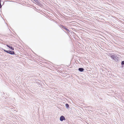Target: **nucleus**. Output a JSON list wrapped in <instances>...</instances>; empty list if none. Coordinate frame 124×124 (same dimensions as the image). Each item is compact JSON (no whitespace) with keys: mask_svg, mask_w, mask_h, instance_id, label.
<instances>
[{"mask_svg":"<svg viewBox=\"0 0 124 124\" xmlns=\"http://www.w3.org/2000/svg\"><path fill=\"white\" fill-rule=\"evenodd\" d=\"M36 3L37 5H41V3H40V0H33Z\"/></svg>","mask_w":124,"mask_h":124,"instance_id":"obj_1","label":"nucleus"},{"mask_svg":"<svg viewBox=\"0 0 124 124\" xmlns=\"http://www.w3.org/2000/svg\"><path fill=\"white\" fill-rule=\"evenodd\" d=\"M60 27L61 28H62L63 29H65L68 32H70L69 30L68 29L66 28L65 26L62 25H61L60 26Z\"/></svg>","mask_w":124,"mask_h":124,"instance_id":"obj_2","label":"nucleus"},{"mask_svg":"<svg viewBox=\"0 0 124 124\" xmlns=\"http://www.w3.org/2000/svg\"><path fill=\"white\" fill-rule=\"evenodd\" d=\"M7 53L11 54H15V53L14 52L9 50L7 52Z\"/></svg>","mask_w":124,"mask_h":124,"instance_id":"obj_3","label":"nucleus"},{"mask_svg":"<svg viewBox=\"0 0 124 124\" xmlns=\"http://www.w3.org/2000/svg\"><path fill=\"white\" fill-rule=\"evenodd\" d=\"M60 120L61 121H62L63 120H65V119L63 116H60Z\"/></svg>","mask_w":124,"mask_h":124,"instance_id":"obj_4","label":"nucleus"},{"mask_svg":"<svg viewBox=\"0 0 124 124\" xmlns=\"http://www.w3.org/2000/svg\"><path fill=\"white\" fill-rule=\"evenodd\" d=\"M6 46L7 47H8L9 48L11 49L12 50H14V48L11 46H10L8 45H7Z\"/></svg>","mask_w":124,"mask_h":124,"instance_id":"obj_5","label":"nucleus"},{"mask_svg":"<svg viewBox=\"0 0 124 124\" xmlns=\"http://www.w3.org/2000/svg\"><path fill=\"white\" fill-rule=\"evenodd\" d=\"M114 60L116 62H118L119 61V59L118 57H115Z\"/></svg>","mask_w":124,"mask_h":124,"instance_id":"obj_6","label":"nucleus"},{"mask_svg":"<svg viewBox=\"0 0 124 124\" xmlns=\"http://www.w3.org/2000/svg\"><path fill=\"white\" fill-rule=\"evenodd\" d=\"M78 70L79 71L82 72L84 71V69L82 68H78Z\"/></svg>","mask_w":124,"mask_h":124,"instance_id":"obj_7","label":"nucleus"},{"mask_svg":"<svg viewBox=\"0 0 124 124\" xmlns=\"http://www.w3.org/2000/svg\"><path fill=\"white\" fill-rule=\"evenodd\" d=\"M111 57L112 59L114 60L116 57H115V55H113L111 56Z\"/></svg>","mask_w":124,"mask_h":124,"instance_id":"obj_8","label":"nucleus"},{"mask_svg":"<svg viewBox=\"0 0 124 124\" xmlns=\"http://www.w3.org/2000/svg\"><path fill=\"white\" fill-rule=\"evenodd\" d=\"M65 106L68 109L69 107V104H65Z\"/></svg>","mask_w":124,"mask_h":124,"instance_id":"obj_9","label":"nucleus"},{"mask_svg":"<svg viewBox=\"0 0 124 124\" xmlns=\"http://www.w3.org/2000/svg\"><path fill=\"white\" fill-rule=\"evenodd\" d=\"M121 64L122 65H124V61H123L122 62Z\"/></svg>","mask_w":124,"mask_h":124,"instance_id":"obj_10","label":"nucleus"},{"mask_svg":"<svg viewBox=\"0 0 124 124\" xmlns=\"http://www.w3.org/2000/svg\"><path fill=\"white\" fill-rule=\"evenodd\" d=\"M108 55L109 56H111L112 55V54L111 53H109V54Z\"/></svg>","mask_w":124,"mask_h":124,"instance_id":"obj_11","label":"nucleus"},{"mask_svg":"<svg viewBox=\"0 0 124 124\" xmlns=\"http://www.w3.org/2000/svg\"><path fill=\"white\" fill-rule=\"evenodd\" d=\"M4 51L5 52H7V51H7V50H5V49H4Z\"/></svg>","mask_w":124,"mask_h":124,"instance_id":"obj_12","label":"nucleus"}]
</instances>
